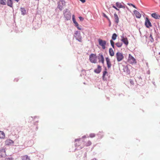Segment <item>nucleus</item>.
<instances>
[{
  "mask_svg": "<svg viewBox=\"0 0 160 160\" xmlns=\"http://www.w3.org/2000/svg\"><path fill=\"white\" fill-rule=\"evenodd\" d=\"M112 7L113 8H115L117 10L119 11V12H120L119 9H118V8H117V7L115 6H114V5H113L112 6Z\"/></svg>",
  "mask_w": 160,
  "mask_h": 160,
  "instance_id": "obj_42",
  "label": "nucleus"
},
{
  "mask_svg": "<svg viewBox=\"0 0 160 160\" xmlns=\"http://www.w3.org/2000/svg\"><path fill=\"white\" fill-rule=\"evenodd\" d=\"M108 72L107 71V69L105 68V71H104L103 72L102 78H104L106 74H107Z\"/></svg>",
  "mask_w": 160,
  "mask_h": 160,
  "instance_id": "obj_29",
  "label": "nucleus"
},
{
  "mask_svg": "<svg viewBox=\"0 0 160 160\" xmlns=\"http://www.w3.org/2000/svg\"><path fill=\"white\" fill-rule=\"evenodd\" d=\"M82 73L83 75L85 74V76L84 77V78L87 81H89L90 80V78L89 77V75L88 74L87 75V73L85 74V73H86V71L84 69H82Z\"/></svg>",
  "mask_w": 160,
  "mask_h": 160,
  "instance_id": "obj_10",
  "label": "nucleus"
},
{
  "mask_svg": "<svg viewBox=\"0 0 160 160\" xmlns=\"http://www.w3.org/2000/svg\"><path fill=\"white\" fill-rule=\"evenodd\" d=\"M128 5H129V6H132L133 7V8H137L133 4H132V3H128Z\"/></svg>",
  "mask_w": 160,
  "mask_h": 160,
  "instance_id": "obj_39",
  "label": "nucleus"
},
{
  "mask_svg": "<svg viewBox=\"0 0 160 160\" xmlns=\"http://www.w3.org/2000/svg\"><path fill=\"white\" fill-rule=\"evenodd\" d=\"M117 35L116 33L113 34L112 35V39L114 40L116 39L117 38Z\"/></svg>",
  "mask_w": 160,
  "mask_h": 160,
  "instance_id": "obj_31",
  "label": "nucleus"
},
{
  "mask_svg": "<svg viewBox=\"0 0 160 160\" xmlns=\"http://www.w3.org/2000/svg\"><path fill=\"white\" fill-rule=\"evenodd\" d=\"M72 20L74 24V26L77 25V24H78V22L76 21L75 16L74 14L72 15Z\"/></svg>",
  "mask_w": 160,
  "mask_h": 160,
  "instance_id": "obj_21",
  "label": "nucleus"
},
{
  "mask_svg": "<svg viewBox=\"0 0 160 160\" xmlns=\"http://www.w3.org/2000/svg\"><path fill=\"white\" fill-rule=\"evenodd\" d=\"M78 18L80 21H82L84 20V18L82 16H79Z\"/></svg>",
  "mask_w": 160,
  "mask_h": 160,
  "instance_id": "obj_37",
  "label": "nucleus"
},
{
  "mask_svg": "<svg viewBox=\"0 0 160 160\" xmlns=\"http://www.w3.org/2000/svg\"><path fill=\"white\" fill-rule=\"evenodd\" d=\"M82 148L80 147V148H76V149H75V150H79L80 149H81Z\"/></svg>",
  "mask_w": 160,
  "mask_h": 160,
  "instance_id": "obj_51",
  "label": "nucleus"
},
{
  "mask_svg": "<svg viewBox=\"0 0 160 160\" xmlns=\"http://www.w3.org/2000/svg\"><path fill=\"white\" fill-rule=\"evenodd\" d=\"M116 7L118 8H125V7L124 6L122 5L121 3L119 2H117L116 3Z\"/></svg>",
  "mask_w": 160,
  "mask_h": 160,
  "instance_id": "obj_20",
  "label": "nucleus"
},
{
  "mask_svg": "<svg viewBox=\"0 0 160 160\" xmlns=\"http://www.w3.org/2000/svg\"><path fill=\"white\" fill-rule=\"evenodd\" d=\"M114 21L116 23H118L119 22V18L116 13H114Z\"/></svg>",
  "mask_w": 160,
  "mask_h": 160,
  "instance_id": "obj_13",
  "label": "nucleus"
},
{
  "mask_svg": "<svg viewBox=\"0 0 160 160\" xmlns=\"http://www.w3.org/2000/svg\"><path fill=\"white\" fill-rule=\"evenodd\" d=\"M35 122H36V123H37L38 122V121H37Z\"/></svg>",
  "mask_w": 160,
  "mask_h": 160,
  "instance_id": "obj_55",
  "label": "nucleus"
},
{
  "mask_svg": "<svg viewBox=\"0 0 160 160\" xmlns=\"http://www.w3.org/2000/svg\"><path fill=\"white\" fill-rule=\"evenodd\" d=\"M95 136L94 133H91V138L94 137Z\"/></svg>",
  "mask_w": 160,
  "mask_h": 160,
  "instance_id": "obj_45",
  "label": "nucleus"
},
{
  "mask_svg": "<svg viewBox=\"0 0 160 160\" xmlns=\"http://www.w3.org/2000/svg\"><path fill=\"white\" fill-rule=\"evenodd\" d=\"M57 4L58 6L57 8L59 9L60 11H62L63 9V5H61L60 2H58Z\"/></svg>",
  "mask_w": 160,
  "mask_h": 160,
  "instance_id": "obj_19",
  "label": "nucleus"
},
{
  "mask_svg": "<svg viewBox=\"0 0 160 160\" xmlns=\"http://www.w3.org/2000/svg\"><path fill=\"white\" fill-rule=\"evenodd\" d=\"M5 138V134L3 131H0V138L4 139Z\"/></svg>",
  "mask_w": 160,
  "mask_h": 160,
  "instance_id": "obj_22",
  "label": "nucleus"
},
{
  "mask_svg": "<svg viewBox=\"0 0 160 160\" xmlns=\"http://www.w3.org/2000/svg\"><path fill=\"white\" fill-rule=\"evenodd\" d=\"M13 20H14V22L13 24V26H14V24H15V26H16V22H15V16H13Z\"/></svg>",
  "mask_w": 160,
  "mask_h": 160,
  "instance_id": "obj_40",
  "label": "nucleus"
},
{
  "mask_svg": "<svg viewBox=\"0 0 160 160\" xmlns=\"http://www.w3.org/2000/svg\"><path fill=\"white\" fill-rule=\"evenodd\" d=\"M13 1L12 0H7V4L8 6L12 8L13 12H14V9L13 8Z\"/></svg>",
  "mask_w": 160,
  "mask_h": 160,
  "instance_id": "obj_12",
  "label": "nucleus"
},
{
  "mask_svg": "<svg viewBox=\"0 0 160 160\" xmlns=\"http://www.w3.org/2000/svg\"><path fill=\"white\" fill-rule=\"evenodd\" d=\"M100 61L102 63H104V58L102 55L100 56Z\"/></svg>",
  "mask_w": 160,
  "mask_h": 160,
  "instance_id": "obj_32",
  "label": "nucleus"
},
{
  "mask_svg": "<svg viewBox=\"0 0 160 160\" xmlns=\"http://www.w3.org/2000/svg\"><path fill=\"white\" fill-rule=\"evenodd\" d=\"M110 42L111 45V46H112V47L113 48H114V42H113V41L112 40H110Z\"/></svg>",
  "mask_w": 160,
  "mask_h": 160,
  "instance_id": "obj_36",
  "label": "nucleus"
},
{
  "mask_svg": "<svg viewBox=\"0 0 160 160\" xmlns=\"http://www.w3.org/2000/svg\"><path fill=\"white\" fill-rule=\"evenodd\" d=\"M101 70L102 67L100 65H98L97 68L95 69L94 71L95 72L97 73H99L101 72Z\"/></svg>",
  "mask_w": 160,
  "mask_h": 160,
  "instance_id": "obj_14",
  "label": "nucleus"
},
{
  "mask_svg": "<svg viewBox=\"0 0 160 160\" xmlns=\"http://www.w3.org/2000/svg\"><path fill=\"white\" fill-rule=\"evenodd\" d=\"M42 23V20L40 18L39 19V20L34 21L33 22V25L34 26V28L36 29L40 27Z\"/></svg>",
  "mask_w": 160,
  "mask_h": 160,
  "instance_id": "obj_4",
  "label": "nucleus"
},
{
  "mask_svg": "<svg viewBox=\"0 0 160 160\" xmlns=\"http://www.w3.org/2000/svg\"><path fill=\"white\" fill-rule=\"evenodd\" d=\"M77 29L83 31V28H82V26L81 25H79L78 24H77V25H76L75 26Z\"/></svg>",
  "mask_w": 160,
  "mask_h": 160,
  "instance_id": "obj_25",
  "label": "nucleus"
},
{
  "mask_svg": "<svg viewBox=\"0 0 160 160\" xmlns=\"http://www.w3.org/2000/svg\"><path fill=\"white\" fill-rule=\"evenodd\" d=\"M102 15L104 17H105V18H106L108 20V22L110 23V24L111 22L110 20L109 19V18H108V16H107V15H106V14H105V13H102Z\"/></svg>",
  "mask_w": 160,
  "mask_h": 160,
  "instance_id": "obj_30",
  "label": "nucleus"
},
{
  "mask_svg": "<svg viewBox=\"0 0 160 160\" xmlns=\"http://www.w3.org/2000/svg\"><path fill=\"white\" fill-rule=\"evenodd\" d=\"M0 4L3 5H5L7 4L6 0H0Z\"/></svg>",
  "mask_w": 160,
  "mask_h": 160,
  "instance_id": "obj_26",
  "label": "nucleus"
},
{
  "mask_svg": "<svg viewBox=\"0 0 160 160\" xmlns=\"http://www.w3.org/2000/svg\"><path fill=\"white\" fill-rule=\"evenodd\" d=\"M80 1L82 2V3H84L85 2L86 0H79Z\"/></svg>",
  "mask_w": 160,
  "mask_h": 160,
  "instance_id": "obj_48",
  "label": "nucleus"
},
{
  "mask_svg": "<svg viewBox=\"0 0 160 160\" xmlns=\"http://www.w3.org/2000/svg\"><path fill=\"white\" fill-rule=\"evenodd\" d=\"M79 145H78L77 143H76L75 144V147H77V146H79Z\"/></svg>",
  "mask_w": 160,
  "mask_h": 160,
  "instance_id": "obj_54",
  "label": "nucleus"
},
{
  "mask_svg": "<svg viewBox=\"0 0 160 160\" xmlns=\"http://www.w3.org/2000/svg\"><path fill=\"white\" fill-rule=\"evenodd\" d=\"M83 84H86V83L85 82H83Z\"/></svg>",
  "mask_w": 160,
  "mask_h": 160,
  "instance_id": "obj_62",
  "label": "nucleus"
},
{
  "mask_svg": "<svg viewBox=\"0 0 160 160\" xmlns=\"http://www.w3.org/2000/svg\"><path fill=\"white\" fill-rule=\"evenodd\" d=\"M130 83L131 84H132V85H133V84H134V82H133V81H130Z\"/></svg>",
  "mask_w": 160,
  "mask_h": 160,
  "instance_id": "obj_50",
  "label": "nucleus"
},
{
  "mask_svg": "<svg viewBox=\"0 0 160 160\" xmlns=\"http://www.w3.org/2000/svg\"><path fill=\"white\" fill-rule=\"evenodd\" d=\"M109 52L111 56H113L114 55V52L112 48H110L109 49Z\"/></svg>",
  "mask_w": 160,
  "mask_h": 160,
  "instance_id": "obj_24",
  "label": "nucleus"
},
{
  "mask_svg": "<svg viewBox=\"0 0 160 160\" xmlns=\"http://www.w3.org/2000/svg\"><path fill=\"white\" fill-rule=\"evenodd\" d=\"M89 60H90V55L89 56Z\"/></svg>",
  "mask_w": 160,
  "mask_h": 160,
  "instance_id": "obj_57",
  "label": "nucleus"
},
{
  "mask_svg": "<svg viewBox=\"0 0 160 160\" xmlns=\"http://www.w3.org/2000/svg\"><path fill=\"white\" fill-rule=\"evenodd\" d=\"M38 124H36V129H35V130H37L38 129Z\"/></svg>",
  "mask_w": 160,
  "mask_h": 160,
  "instance_id": "obj_49",
  "label": "nucleus"
},
{
  "mask_svg": "<svg viewBox=\"0 0 160 160\" xmlns=\"http://www.w3.org/2000/svg\"><path fill=\"white\" fill-rule=\"evenodd\" d=\"M17 2H18L20 0H17Z\"/></svg>",
  "mask_w": 160,
  "mask_h": 160,
  "instance_id": "obj_61",
  "label": "nucleus"
},
{
  "mask_svg": "<svg viewBox=\"0 0 160 160\" xmlns=\"http://www.w3.org/2000/svg\"><path fill=\"white\" fill-rule=\"evenodd\" d=\"M30 158L28 155H25L22 157V160H30Z\"/></svg>",
  "mask_w": 160,
  "mask_h": 160,
  "instance_id": "obj_23",
  "label": "nucleus"
},
{
  "mask_svg": "<svg viewBox=\"0 0 160 160\" xmlns=\"http://www.w3.org/2000/svg\"><path fill=\"white\" fill-rule=\"evenodd\" d=\"M0 156L1 158H3V157H4V154H3L2 153L0 154Z\"/></svg>",
  "mask_w": 160,
  "mask_h": 160,
  "instance_id": "obj_47",
  "label": "nucleus"
},
{
  "mask_svg": "<svg viewBox=\"0 0 160 160\" xmlns=\"http://www.w3.org/2000/svg\"><path fill=\"white\" fill-rule=\"evenodd\" d=\"M82 139V138H79L77 139H76L75 140V142H77V141H80Z\"/></svg>",
  "mask_w": 160,
  "mask_h": 160,
  "instance_id": "obj_43",
  "label": "nucleus"
},
{
  "mask_svg": "<svg viewBox=\"0 0 160 160\" xmlns=\"http://www.w3.org/2000/svg\"><path fill=\"white\" fill-rule=\"evenodd\" d=\"M134 12L136 17H137V18H139L141 17V15L140 13H139L138 11H137V10H134Z\"/></svg>",
  "mask_w": 160,
  "mask_h": 160,
  "instance_id": "obj_16",
  "label": "nucleus"
},
{
  "mask_svg": "<svg viewBox=\"0 0 160 160\" xmlns=\"http://www.w3.org/2000/svg\"><path fill=\"white\" fill-rule=\"evenodd\" d=\"M149 38H150V41H151V42H153L154 41V38H153L152 37V35L151 34L150 35Z\"/></svg>",
  "mask_w": 160,
  "mask_h": 160,
  "instance_id": "obj_35",
  "label": "nucleus"
},
{
  "mask_svg": "<svg viewBox=\"0 0 160 160\" xmlns=\"http://www.w3.org/2000/svg\"><path fill=\"white\" fill-rule=\"evenodd\" d=\"M13 16H15V14L14 13L13 14Z\"/></svg>",
  "mask_w": 160,
  "mask_h": 160,
  "instance_id": "obj_59",
  "label": "nucleus"
},
{
  "mask_svg": "<svg viewBox=\"0 0 160 160\" xmlns=\"http://www.w3.org/2000/svg\"><path fill=\"white\" fill-rule=\"evenodd\" d=\"M87 156V153L86 152L84 154V157H86Z\"/></svg>",
  "mask_w": 160,
  "mask_h": 160,
  "instance_id": "obj_53",
  "label": "nucleus"
},
{
  "mask_svg": "<svg viewBox=\"0 0 160 160\" xmlns=\"http://www.w3.org/2000/svg\"><path fill=\"white\" fill-rule=\"evenodd\" d=\"M128 61L129 63L133 64V63H136L137 61L133 56H132L130 54H129L128 56Z\"/></svg>",
  "mask_w": 160,
  "mask_h": 160,
  "instance_id": "obj_3",
  "label": "nucleus"
},
{
  "mask_svg": "<svg viewBox=\"0 0 160 160\" xmlns=\"http://www.w3.org/2000/svg\"><path fill=\"white\" fill-rule=\"evenodd\" d=\"M106 60L107 62V67L108 68H110L111 65V63L110 61V59L108 58H106Z\"/></svg>",
  "mask_w": 160,
  "mask_h": 160,
  "instance_id": "obj_15",
  "label": "nucleus"
},
{
  "mask_svg": "<svg viewBox=\"0 0 160 160\" xmlns=\"http://www.w3.org/2000/svg\"><path fill=\"white\" fill-rule=\"evenodd\" d=\"M38 8H37V9L36 13L37 14L40 15L42 13V12L40 10H38Z\"/></svg>",
  "mask_w": 160,
  "mask_h": 160,
  "instance_id": "obj_33",
  "label": "nucleus"
},
{
  "mask_svg": "<svg viewBox=\"0 0 160 160\" xmlns=\"http://www.w3.org/2000/svg\"><path fill=\"white\" fill-rule=\"evenodd\" d=\"M37 117V116H35L34 117V118H36Z\"/></svg>",
  "mask_w": 160,
  "mask_h": 160,
  "instance_id": "obj_60",
  "label": "nucleus"
},
{
  "mask_svg": "<svg viewBox=\"0 0 160 160\" xmlns=\"http://www.w3.org/2000/svg\"><path fill=\"white\" fill-rule=\"evenodd\" d=\"M98 42L99 45L101 46L102 48L103 49L106 48V45L107 42L105 40H103L101 39H98Z\"/></svg>",
  "mask_w": 160,
  "mask_h": 160,
  "instance_id": "obj_7",
  "label": "nucleus"
},
{
  "mask_svg": "<svg viewBox=\"0 0 160 160\" xmlns=\"http://www.w3.org/2000/svg\"><path fill=\"white\" fill-rule=\"evenodd\" d=\"M63 12L64 17L65 18V20L68 21L70 20L71 15L70 11L68 9L66 8L63 10Z\"/></svg>",
  "mask_w": 160,
  "mask_h": 160,
  "instance_id": "obj_1",
  "label": "nucleus"
},
{
  "mask_svg": "<svg viewBox=\"0 0 160 160\" xmlns=\"http://www.w3.org/2000/svg\"><path fill=\"white\" fill-rule=\"evenodd\" d=\"M14 1H15L16 2H17V0H14Z\"/></svg>",
  "mask_w": 160,
  "mask_h": 160,
  "instance_id": "obj_63",
  "label": "nucleus"
},
{
  "mask_svg": "<svg viewBox=\"0 0 160 160\" xmlns=\"http://www.w3.org/2000/svg\"><path fill=\"white\" fill-rule=\"evenodd\" d=\"M97 59V57L96 54H91V62L92 63H96Z\"/></svg>",
  "mask_w": 160,
  "mask_h": 160,
  "instance_id": "obj_9",
  "label": "nucleus"
},
{
  "mask_svg": "<svg viewBox=\"0 0 160 160\" xmlns=\"http://www.w3.org/2000/svg\"><path fill=\"white\" fill-rule=\"evenodd\" d=\"M0 156L1 158H3V157H4V154H3L2 153L0 154Z\"/></svg>",
  "mask_w": 160,
  "mask_h": 160,
  "instance_id": "obj_46",
  "label": "nucleus"
},
{
  "mask_svg": "<svg viewBox=\"0 0 160 160\" xmlns=\"http://www.w3.org/2000/svg\"><path fill=\"white\" fill-rule=\"evenodd\" d=\"M90 70H88L87 71V72H88V71H89Z\"/></svg>",
  "mask_w": 160,
  "mask_h": 160,
  "instance_id": "obj_64",
  "label": "nucleus"
},
{
  "mask_svg": "<svg viewBox=\"0 0 160 160\" xmlns=\"http://www.w3.org/2000/svg\"><path fill=\"white\" fill-rule=\"evenodd\" d=\"M80 77H82V74H80Z\"/></svg>",
  "mask_w": 160,
  "mask_h": 160,
  "instance_id": "obj_58",
  "label": "nucleus"
},
{
  "mask_svg": "<svg viewBox=\"0 0 160 160\" xmlns=\"http://www.w3.org/2000/svg\"><path fill=\"white\" fill-rule=\"evenodd\" d=\"M145 25L146 27L149 28L150 27H152V25L151 22H150L149 19L148 18H145Z\"/></svg>",
  "mask_w": 160,
  "mask_h": 160,
  "instance_id": "obj_8",
  "label": "nucleus"
},
{
  "mask_svg": "<svg viewBox=\"0 0 160 160\" xmlns=\"http://www.w3.org/2000/svg\"><path fill=\"white\" fill-rule=\"evenodd\" d=\"M14 143L13 141L11 139H7L5 141V145L6 146H10L13 144Z\"/></svg>",
  "mask_w": 160,
  "mask_h": 160,
  "instance_id": "obj_11",
  "label": "nucleus"
},
{
  "mask_svg": "<svg viewBox=\"0 0 160 160\" xmlns=\"http://www.w3.org/2000/svg\"><path fill=\"white\" fill-rule=\"evenodd\" d=\"M36 124H38L37 123H36V122H33V125L35 126H36Z\"/></svg>",
  "mask_w": 160,
  "mask_h": 160,
  "instance_id": "obj_52",
  "label": "nucleus"
},
{
  "mask_svg": "<svg viewBox=\"0 0 160 160\" xmlns=\"http://www.w3.org/2000/svg\"><path fill=\"white\" fill-rule=\"evenodd\" d=\"M89 137H90V134H89V136H88L87 137H86V135H84L82 137V138L84 139L85 138H89ZM82 142H86V141H84V139L82 140Z\"/></svg>",
  "mask_w": 160,
  "mask_h": 160,
  "instance_id": "obj_34",
  "label": "nucleus"
},
{
  "mask_svg": "<svg viewBox=\"0 0 160 160\" xmlns=\"http://www.w3.org/2000/svg\"><path fill=\"white\" fill-rule=\"evenodd\" d=\"M116 55L117 60L118 62L122 60L124 58V56L122 53H121V52H117L116 53Z\"/></svg>",
  "mask_w": 160,
  "mask_h": 160,
  "instance_id": "obj_5",
  "label": "nucleus"
},
{
  "mask_svg": "<svg viewBox=\"0 0 160 160\" xmlns=\"http://www.w3.org/2000/svg\"><path fill=\"white\" fill-rule=\"evenodd\" d=\"M19 80V79L18 78H15L14 80V81L18 82Z\"/></svg>",
  "mask_w": 160,
  "mask_h": 160,
  "instance_id": "obj_44",
  "label": "nucleus"
},
{
  "mask_svg": "<svg viewBox=\"0 0 160 160\" xmlns=\"http://www.w3.org/2000/svg\"><path fill=\"white\" fill-rule=\"evenodd\" d=\"M1 152H3L4 153V157H6L7 155L6 153V150L5 148H2L0 149V153Z\"/></svg>",
  "mask_w": 160,
  "mask_h": 160,
  "instance_id": "obj_28",
  "label": "nucleus"
},
{
  "mask_svg": "<svg viewBox=\"0 0 160 160\" xmlns=\"http://www.w3.org/2000/svg\"><path fill=\"white\" fill-rule=\"evenodd\" d=\"M151 16L155 19H160V15H158V14H156V13H152L151 14Z\"/></svg>",
  "mask_w": 160,
  "mask_h": 160,
  "instance_id": "obj_18",
  "label": "nucleus"
},
{
  "mask_svg": "<svg viewBox=\"0 0 160 160\" xmlns=\"http://www.w3.org/2000/svg\"><path fill=\"white\" fill-rule=\"evenodd\" d=\"M121 41H122L125 45H127L128 44V40L126 36H124V35L123 34L121 36Z\"/></svg>",
  "mask_w": 160,
  "mask_h": 160,
  "instance_id": "obj_6",
  "label": "nucleus"
},
{
  "mask_svg": "<svg viewBox=\"0 0 160 160\" xmlns=\"http://www.w3.org/2000/svg\"><path fill=\"white\" fill-rule=\"evenodd\" d=\"M20 10L21 11V14L24 15L26 14V10L24 8L21 7L20 8Z\"/></svg>",
  "mask_w": 160,
  "mask_h": 160,
  "instance_id": "obj_17",
  "label": "nucleus"
},
{
  "mask_svg": "<svg viewBox=\"0 0 160 160\" xmlns=\"http://www.w3.org/2000/svg\"><path fill=\"white\" fill-rule=\"evenodd\" d=\"M123 44L122 42H117L115 43V45L118 47H122Z\"/></svg>",
  "mask_w": 160,
  "mask_h": 160,
  "instance_id": "obj_27",
  "label": "nucleus"
},
{
  "mask_svg": "<svg viewBox=\"0 0 160 160\" xmlns=\"http://www.w3.org/2000/svg\"><path fill=\"white\" fill-rule=\"evenodd\" d=\"M63 0H60V1H59V2H61V1H63Z\"/></svg>",
  "mask_w": 160,
  "mask_h": 160,
  "instance_id": "obj_56",
  "label": "nucleus"
},
{
  "mask_svg": "<svg viewBox=\"0 0 160 160\" xmlns=\"http://www.w3.org/2000/svg\"><path fill=\"white\" fill-rule=\"evenodd\" d=\"M61 2L62 4V5H63V6H64L65 5L66 2H65V0H63V1H62Z\"/></svg>",
  "mask_w": 160,
  "mask_h": 160,
  "instance_id": "obj_38",
  "label": "nucleus"
},
{
  "mask_svg": "<svg viewBox=\"0 0 160 160\" xmlns=\"http://www.w3.org/2000/svg\"><path fill=\"white\" fill-rule=\"evenodd\" d=\"M74 37L76 40L80 42H82V37L81 35L80 32L78 31H76L74 33Z\"/></svg>",
  "mask_w": 160,
  "mask_h": 160,
  "instance_id": "obj_2",
  "label": "nucleus"
},
{
  "mask_svg": "<svg viewBox=\"0 0 160 160\" xmlns=\"http://www.w3.org/2000/svg\"><path fill=\"white\" fill-rule=\"evenodd\" d=\"M87 146H90V141L88 140L87 143L86 144Z\"/></svg>",
  "mask_w": 160,
  "mask_h": 160,
  "instance_id": "obj_41",
  "label": "nucleus"
}]
</instances>
